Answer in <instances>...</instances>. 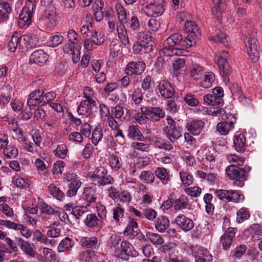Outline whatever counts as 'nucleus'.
Here are the masks:
<instances>
[{"label":"nucleus","mask_w":262,"mask_h":262,"mask_svg":"<svg viewBox=\"0 0 262 262\" xmlns=\"http://www.w3.org/2000/svg\"><path fill=\"white\" fill-rule=\"evenodd\" d=\"M34 165L36 168V171L40 176L49 177L50 176L51 173L48 166L43 160L39 158L35 159Z\"/></svg>","instance_id":"27"},{"label":"nucleus","mask_w":262,"mask_h":262,"mask_svg":"<svg viewBox=\"0 0 262 262\" xmlns=\"http://www.w3.org/2000/svg\"><path fill=\"white\" fill-rule=\"evenodd\" d=\"M245 51L249 58L253 62L257 61L259 57L257 40L253 37L245 36L244 38Z\"/></svg>","instance_id":"7"},{"label":"nucleus","mask_w":262,"mask_h":262,"mask_svg":"<svg viewBox=\"0 0 262 262\" xmlns=\"http://www.w3.org/2000/svg\"><path fill=\"white\" fill-rule=\"evenodd\" d=\"M80 243L82 247L86 248H96L98 246V238L96 236L82 237Z\"/></svg>","instance_id":"35"},{"label":"nucleus","mask_w":262,"mask_h":262,"mask_svg":"<svg viewBox=\"0 0 262 262\" xmlns=\"http://www.w3.org/2000/svg\"><path fill=\"white\" fill-rule=\"evenodd\" d=\"M145 69L143 61L129 62L125 69V73L128 76H136L142 74Z\"/></svg>","instance_id":"11"},{"label":"nucleus","mask_w":262,"mask_h":262,"mask_svg":"<svg viewBox=\"0 0 262 262\" xmlns=\"http://www.w3.org/2000/svg\"><path fill=\"white\" fill-rule=\"evenodd\" d=\"M166 120V123L163 128L164 133L171 143H174L182 136L180 128L177 126L171 117L167 116Z\"/></svg>","instance_id":"5"},{"label":"nucleus","mask_w":262,"mask_h":262,"mask_svg":"<svg viewBox=\"0 0 262 262\" xmlns=\"http://www.w3.org/2000/svg\"><path fill=\"white\" fill-rule=\"evenodd\" d=\"M247 247L244 245H241L235 248L231 253V256L234 259H239L246 253Z\"/></svg>","instance_id":"62"},{"label":"nucleus","mask_w":262,"mask_h":262,"mask_svg":"<svg viewBox=\"0 0 262 262\" xmlns=\"http://www.w3.org/2000/svg\"><path fill=\"white\" fill-rule=\"evenodd\" d=\"M66 164L63 161L60 160L56 161L53 165L52 169V173L55 176L61 174Z\"/></svg>","instance_id":"60"},{"label":"nucleus","mask_w":262,"mask_h":262,"mask_svg":"<svg viewBox=\"0 0 262 262\" xmlns=\"http://www.w3.org/2000/svg\"><path fill=\"white\" fill-rule=\"evenodd\" d=\"M97 108L96 100L83 99L78 106L77 112L79 115L91 119L95 116Z\"/></svg>","instance_id":"4"},{"label":"nucleus","mask_w":262,"mask_h":262,"mask_svg":"<svg viewBox=\"0 0 262 262\" xmlns=\"http://www.w3.org/2000/svg\"><path fill=\"white\" fill-rule=\"evenodd\" d=\"M200 251L198 255L195 257V262H206L212 260V256L207 249L202 248Z\"/></svg>","instance_id":"47"},{"label":"nucleus","mask_w":262,"mask_h":262,"mask_svg":"<svg viewBox=\"0 0 262 262\" xmlns=\"http://www.w3.org/2000/svg\"><path fill=\"white\" fill-rule=\"evenodd\" d=\"M20 40V36L18 33H15L8 43V48L10 52H14L15 51L17 47L19 48Z\"/></svg>","instance_id":"55"},{"label":"nucleus","mask_w":262,"mask_h":262,"mask_svg":"<svg viewBox=\"0 0 262 262\" xmlns=\"http://www.w3.org/2000/svg\"><path fill=\"white\" fill-rule=\"evenodd\" d=\"M199 84L204 88L208 89L212 86L215 80V75L212 72H204L201 77Z\"/></svg>","instance_id":"25"},{"label":"nucleus","mask_w":262,"mask_h":262,"mask_svg":"<svg viewBox=\"0 0 262 262\" xmlns=\"http://www.w3.org/2000/svg\"><path fill=\"white\" fill-rule=\"evenodd\" d=\"M16 240L18 246L23 252L31 257H35V252L28 242L22 238H17Z\"/></svg>","instance_id":"30"},{"label":"nucleus","mask_w":262,"mask_h":262,"mask_svg":"<svg viewBox=\"0 0 262 262\" xmlns=\"http://www.w3.org/2000/svg\"><path fill=\"white\" fill-rule=\"evenodd\" d=\"M125 24H117V32L118 36L122 43L125 47L129 45L127 31L125 26Z\"/></svg>","instance_id":"23"},{"label":"nucleus","mask_w":262,"mask_h":262,"mask_svg":"<svg viewBox=\"0 0 262 262\" xmlns=\"http://www.w3.org/2000/svg\"><path fill=\"white\" fill-rule=\"evenodd\" d=\"M108 160L110 166L115 171H118L122 166L121 158L114 154L110 156Z\"/></svg>","instance_id":"42"},{"label":"nucleus","mask_w":262,"mask_h":262,"mask_svg":"<svg viewBox=\"0 0 262 262\" xmlns=\"http://www.w3.org/2000/svg\"><path fill=\"white\" fill-rule=\"evenodd\" d=\"M169 226V220L165 216H159L155 222L156 230L160 232H164Z\"/></svg>","instance_id":"33"},{"label":"nucleus","mask_w":262,"mask_h":262,"mask_svg":"<svg viewBox=\"0 0 262 262\" xmlns=\"http://www.w3.org/2000/svg\"><path fill=\"white\" fill-rule=\"evenodd\" d=\"M145 114L148 116L150 120L154 121H158L160 119L164 118L165 115L164 111L159 107H152L147 108V112Z\"/></svg>","instance_id":"28"},{"label":"nucleus","mask_w":262,"mask_h":262,"mask_svg":"<svg viewBox=\"0 0 262 262\" xmlns=\"http://www.w3.org/2000/svg\"><path fill=\"white\" fill-rule=\"evenodd\" d=\"M105 41V36L103 33L96 30H92L90 35L84 40L83 46L88 51H92L94 45L99 46Z\"/></svg>","instance_id":"6"},{"label":"nucleus","mask_w":262,"mask_h":262,"mask_svg":"<svg viewBox=\"0 0 262 262\" xmlns=\"http://www.w3.org/2000/svg\"><path fill=\"white\" fill-rule=\"evenodd\" d=\"M143 100V94L140 88H137L134 89L132 95V101L130 111L133 113L134 112H137L138 108L142 106L141 104Z\"/></svg>","instance_id":"13"},{"label":"nucleus","mask_w":262,"mask_h":262,"mask_svg":"<svg viewBox=\"0 0 262 262\" xmlns=\"http://www.w3.org/2000/svg\"><path fill=\"white\" fill-rule=\"evenodd\" d=\"M33 8H29V6H24L19 15L18 24L19 27H28L31 23L32 11Z\"/></svg>","instance_id":"14"},{"label":"nucleus","mask_w":262,"mask_h":262,"mask_svg":"<svg viewBox=\"0 0 262 262\" xmlns=\"http://www.w3.org/2000/svg\"><path fill=\"white\" fill-rule=\"evenodd\" d=\"M139 178L141 181L146 184L153 183L155 180V176L152 172L149 170L142 171Z\"/></svg>","instance_id":"48"},{"label":"nucleus","mask_w":262,"mask_h":262,"mask_svg":"<svg viewBox=\"0 0 262 262\" xmlns=\"http://www.w3.org/2000/svg\"><path fill=\"white\" fill-rule=\"evenodd\" d=\"M147 112V108L146 106H142L138 108L137 112H134V118L137 122L140 125H144L149 120V117L145 114Z\"/></svg>","instance_id":"19"},{"label":"nucleus","mask_w":262,"mask_h":262,"mask_svg":"<svg viewBox=\"0 0 262 262\" xmlns=\"http://www.w3.org/2000/svg\"><path fill=\"white\" fill-rule=\"evenodd\" d=\"M42 224L46 228L51 227L52 225H56L59 222L58 217L57 213L49 215H42L41 216Z\"/></svg>","instance_id":"39"},{"label":"nucleus","mask_w":262,"mask_h":262,"mask_svg":"<svg viewBox=\"0 0 262 262\" xmlns=\"http://www.w3.org/2000/svg\"><path fill=\"white\" fill-rule=\"evenodd\" d=\"M158 88L161 96L164 98H171L174 95L173 88L166 80H161L159 83Z\"/></svg>","instance_id":"16"},{"label":"nucleus","mask_w":262,"mask_h":262,"mask_svg":"<svg viewBox=\"0 0 262 262\" xmlns=\"http://www.w3.org/2000/svg\"><path fill=\"white\" fill-rule=\"evenodd\" d=\"M34 240L43 243L46 245H53L54 241L49 239L47 236L42 234L39 230H36L33 233Z\"/></svg>","instance_id":"44"},{"label":"nucleus","mask_w":262,"mask_h":262,"mask_svg":"<svg viewBox=\"0 0 262 262\" xmlns=\"http://www.w3.org/2000/svg\"><path fill=\"white\" fill-rule=\"evenodd\" d=\"M20 44L19 50L20 52L27 51L30 49L35 48L39 43V40L34 34H26L20 36Z\"/></svg>","instance_id":"8"},{"label":"nucleus","mask_w":262,"mask_h":262,"mask_svg":"<svg viewBox=\"0 0 262 262\" xmlns=\"http://www.w3.org/2000/svg\"><path fill=\"white\" fill-rule=\"evenodd\" d=\"M229 57L228 52L222 51L219 55L217 60L220 74L225 82L229 81V76L232 72L231 68L228 62Z\"/></svg>","instance_id":"3"},{"label":"nucleus","mask_w":262,"mask_h":262,"mask_svg":"<svg viewBox=\"0 0 262 262\" xmlns=\"http://www.w3.org/2000/svg\"><path fill=\"white\" fill-rule=\"evenodd\" d=\"M173 205L175 210L185 209L188 207L189 200L186 195L182 194L174 201Z\"/></svg>","instance_id":"38"},{"label":"nucleus","mask_w":262,"mask_h":262,"mask_svg":"<svg viewBox=\"0 0 262 262\" xmlns=\"http://www.w3.org/2000/svg\"><path fill=\"white\" fill-rule=\"evenodd\" d=\"M165 9L161 3H150L144 8L146 15L153 17L161 16L164 12Z\"/></svg>","instance_id":"12"},{"label":"nucleus","mask_w":262,"mask_h":262,"mask_svg":"<svg viewBox=\"0 0 262 262\" xmlns=\"http://www.w3.org/2000/svg\"><path fill=\"white\" fill-rule=\"evenodd\" d=\"M184 29L186 32L193 34L195 37L201 36V31L196 24L192 21H187L185 24Z\"/></svg>","instance_id":"43"},{"label":"nucleus","mask_w":262,"mask_h":262,"mask_svg":"<svg viewBox=\"0 0 262 262\" xmlns=\"http://www.w3.org/2000/svg\"><path fill=\"white\" fill-rule=\"evenodd\" d=\"M81 184L82 183L81 182L77 181L70 183L68 185V190L66 193L67 195L69 197H73L76 195Z\"/></svg>","instance_id":"52"},{"label":"nucleus","mask_w":262,"mask_h":262,"mask_svg":"<svg viewBox=\"0 0 262 262\" xmlns=\"http://www.w3.org/2000/svg\"><path fill=\"white\" fill-rule=\"evenodd\" d=\"M12 183L17 187L19 188H25L29 185V180L20 176H16L12 178Z\"/></svg>","instance_id":"50"},{"label":"nucleus","mask_w":262,"mask_h":262,"mask_svg":"<svg viewBox=\"0 0 262 262\" xmlns=\"http://www.w3.org/2000/svg\"><path fill=\"white\" fill-rule=\"evenodd\" d=\"M39 208L41 214L49 215L56 213V211L50 205L42 201L39 203Z\"/></svg>","instance_id":"51"},{"label":"nucleus","mask_w":262,"mask_h":262,"mask_svg":"<svg viewBox=\"0 0 262 262\" xmlns=\"http://www.w3.org/2000/svg\"><path fill=\"white\" fill-rule=\"evenodd\" d=\"M233 146L235 150L239 152L245 151L246 148V138L245 136L240 133L234 135L233 139Z\"/></svg>","instance_id":"29"},{"label":"nucleus","mask_w":262,"mask_h":262,"mask_svg":"<svg viewBox=\"0 0 262 262\" xmlns=\"http://www.w3.org/2000/svg\"><path fill=\"white\" fill-rule=\"evenodd\" d=\"M227 159L229 163L232 164L226 168V174L230 180H234V185L243 187L246 180V176L244 169L239 167L243 165L245 158L235 154H231L227 156Z\"/></svg>","instance_id":"1"},{"label":"nucleus","mask_w":262,"mask_h":262,"mask_svg":"<svg viewBox=\"0 0 262 262\" xmlns=\"http://www.w3.org/2000/svg\"><path fill=\"white\" fill-rule=\"evenodd\" d=\"M48 191L52 196L60 201H62L64 198V193L54 184L49 185L48 187Z\"/></svg>","instance_id":"37"},{"label":"nucleus","mask_w":262,"mask_h":262,"mask_svg":"<svg viewBox=\"0 0 262 262\" xmlns=\"http://www.w3.org/2000/svg\"><path fill=\"white\" fill-rule=\"evenodd\" d=\"M44 91L43 89H39L33 91L28 96L27 105L30 110H33L36 106L44 105Z\"/></svg>","instance_id":"10"},{"label":"nucleus","mask_w":262,"mask_h":262,"mask_svg":"<svg viewBox=\"0 0 262 262\" xmlns=\"http://www.w3.org/2000/svg\"><path fill=\"white\" fill-rule=\"evenodd\" d=\"M155 174L163 185L168 184L171 181L170 172L164 167H157L155 171Z\"/></svg>","instance_id":"18"},{"label":"nucleus","mask_w":262,"mask_h":262,"mask_svg":"<svg viewBox=\"0 0 262 262\" xmlns=\"http://www.w3.org/2000/svg\"><path fill=\"white\" fill-rule=\"evenodd\" d=\"M181 182L185 186L191 185L193 181L192 176L187 172L182 171L179 173Z\"/></svg>","instance_id":"57"},{"label":"nucleus","mask_w":262,"mask_h":262,"mask_svg":"<svg viewBox=\"0 0 262 262\" xmlns=\"http://www.w3.org/2000/svg\"><path fill=\"white\" fill-rule=\"evenodd\" d=\"M203 127L204 122L200 120H193L187 124L188 130L193 135L200 134Z\"/></svg>","instance_id":"22"},{"label":"nucleus","mask_w":262,"mask_h":262,"mask_svg":"<svg viewBox=\"0 0 262 262\" xmlns=\"http://www.w3.org/2000/svg\"><path fill=\"white\" fill-rule=\"evenodd\" d=\"M99 220L97 216L93 213H90L86 215L84 223L89 227H94L97 226Z\"/></svg>","instance_id":"61"},{"label":"nucleus","mask_w":262,"mask_h":262,"mask_svg":"<svg viewBox=\"0 0 262 262\" xmlns=\"http://www.w3.org/2000/svg\"><path fill=\"white\" fill-rule=\"evenodd\" d=\"M38 251L41 253V256L43 261H51L56 257L55 253L51 249L47 247H40Z\"/></svg>","instance_id":"41"},{"label":"nucleus","mask_w":262,"mask_h":262,"mask_svg":"<svg viewBox=\"0 0 262 262\" xmlns=\"http://www.w3.org/2000/svg\"><path fill=\"white\" fill-rule=\"evenodd\" d=\"M106 170V169L103 166L98 167L94 171L89 172L88 177L92 181L98 183L102 175H103L102 174Z\"/></svg>","instance_id":"46"},{"label":"nucleus","mask_w":262,"mask_h":262,"mask_svg":"<svg viewBox=\"0 0 262 262\" xmlns=\"http://www.w3.org/2000/svg\"><path fill=\"white\" fill-rule=\"evenodd\" d=\"M184 43V38L181 33L178 32L172 33L164 42L163 52L165 53L167 51H171L173 55H186L187 51L183 48Z\"/></svg>","instance_id":"2"},{"label":"nucleus","mask_w":262,"mask_h":262,"mask_svg":"<svg viewBox=\"0 0 262 262\" xmlns=\"http://www.w3.org/2000/svg\"><path fill=\"white\" fill-rule=\"evenodd\" d=\"M121 248L122 252L127 256L136 257L139 253L134 248V246L127 241H123L121 243Z\"/></svg>","instance_id":"31"},{"label":"nucleus","mask_w":262,"mask_h":262,"mask_svg":"<svg viewBox=\"0 0 262 262\" xmlns=\"http://www.w3.org/2000/svg\"><path fill=\"white\" fill-rule=\"evenodd\" d=\"M206 113L208 115L214 117H218L219 119H220L221 118L223 120H226V112L223 108L214 107L209 110L207 109Z\"/></svg>","instance_id":"54"},{"label":"nucleus","mask_w":262,"mask_h":262,"mask_svg":"<svg viewBox=\"0 0 262 262\" xmlns=\"http://www.w3.org/2000/svg\"><path fill=\"white\" fill-rule=\"evenodd\" d=\"M60 124L59 118L56 116H51L43 125V128L49 131L56 129Z\"/></svg>","instance_id":"45"},{"label":"nucleus","mask_w":262,"mask_h":262,"mask_svg":"<svg viewBox=\"0 0 262 262\" xmlns=\"http://www.w3.org/2000/svg\"><path fill=\"white\" fill-rule=\"evenodd\" d=\"M60 225L58 223L56 225H52L51 227H48L47 228L49 229L47 231V234L49 237L53 238H57L60 236L61 233V228H60Z\"/></svg>","instance_id":"56"},{"label":"nucleus","mask_w":262,"mask_h":262,"mask_svg":"<svg viewBox=\"0 0 262 262\" xmlns=\"http://www.w3.org/2000/svg\"><path fill=\"white\" fill-rule=\"evenodd\" d=\"M146 236L149 241L155 245H162L164 242L163 238L156 233L148 232L146 233Z\"/></svg>","instance_id":"49"},{"label":"nucleus","mask_w":262,"mask_h":262,"mask_svg":"<svg viewBox=\"0 0 262 262\" xmlns=\"http://www.w3.org/2000/svg\"><path fill=\"white\" fill-rule=\"evenodd\" d=\"M127 136L129 139L142 141V134L140 127L136 124H129L127 130Z\"/></svg>","instance_id":"26"},{"label":"nucleus","mask_w":262,"mask_h":262,"mask_svg":"<svg viewBox=\"0 0 262 262\" xmlns=\"http://www.w3.org/2000/svg\"><path fill=\"white\" fill-rule=\"evenodd\" d=\"M184 192L191 197L198 198L202 193V189L196 186L190 187H187L184 189Z\"/></svg>","instance_id":"64"},{"label":"nucleus","mask_w":262,"mask_h":262,"mask_svg":"<svg viewBox=\"0 0 262 262\" xmlns=\"http://www.w3.org/2000/svg\"><path fill=\"white\" fill-rule=\"evenodd\" d=\"M180 248L175 243L172 242L166 243L160 248V251L164 253H167L168 257L178 253L179 249Z\"/></svg>","instance_id":"32"},{"label":"nucleus","mask_w":262,"mask_h":262,"mask_svg":"<svg viewBox=\"0 0 262 262\" xmlns=\"http://www.w3.org/2000/svg\"><path fill=\"white\" fill-rule=\"evenodd\" d=\"M204 72L203 68L198 64H192L188 69L189 77L195 81L201 79L204 75Z\"/></svg>","instance_id":"24"},{"label":"nucleus","mask_w":262,"mask_h":262,"mask_svg":"<svg viewBox=\"0 0 262 262\" xmlns=\"http://www.w3.org/2000/svg\"><path fill=\"white\" fill-rule=\"evenodd\" d=\"M226 120L219 123L216 125L217 131L222 135H227L234 128L236 118L231 114L226 115Z\"/></svg>","instance_id":"9"},{"label":"nucleus","mask_w":262,"mask_h":262,"mask_svg":"<svg viewBox=\"0 0 262 262\" xmlns=\"http://www.w3.org/2000/svg\"><path fill=\"white\" fill-rule=\"evenodd\" d=\"M214 194L219 200L226 202H230V190L217 189L215 191Z\"/></svg>","instance_id":"53"},{"label":"nucleus","mask_w":262,"mask_h":262,"mask_svg":"<svg viewBox=\"0 0 262 262\" xmlns=\"http://www.w3.org/2000/svg\"><path fill=\"white\" fill-rule=\"evenodd\" d=\"M115 8L118 19L117 24H127L128 22L127 14L124 7L120 4H117Z\"/></svg>","instance_id":"36"},{"label":"nucleus","mask_w":262,"mask_h":262,"mask_svg":"<svg viewBox=\"0 0 262 262\" xmlns=\"http://www.w3.org/2000/svg\"><path fill=\"white\" fill-rule=\"evenodd\" d=\"M53 152L56 157L61 159H64L68 155V149L65 144H62L58 145Z\"/></svg>","instance_id":"59"},{"label":"nucleus","mask_w":262,"mask_h":262,"mask_svg":"<svg viewBox=\"0 0 262 262\" xmlns=\"http://www.w3.org/2000/svg\"><path fill=\"white\" fill-rule=\"evenodd\" d=\"M3 153L9 159H15L18 155V150L15 146H8L3 150Z\"/></svg>","instance_id":"63"},{"label":"nucleus","mask_w":262,"mask_h":262,"mask_svg":"<svg viewBox=\"0 0 262 262\" xmlns=\"http://www.w3.org/2000/svg\"><path fill=\"white\" fill-rule=\"evenodd\" d=\"M81 198L88 203L95 202L96 200L95 189L91 187L84 188Z\"/></svg>","instance_id":"34"},{"label":"nucleus","mask_w":262,"mask_h":262,"mask_svg":"<svg viewBox=\"0 0 262 262\" xmlns=\"http://www.w3.org/2000/svg\"><path fill=\"white\" fill-rule=\"evenodd\" d=\"M177 225L183 231L187 232L194 227L193 221L184 214H179L175 220Z\"/></svg>","instance_id":"15"},{"label":"nucleus","mask_w":262,"mask_h":262,"mask_svg":"<svg viewBox=\"0 0 262 262\" xmlns=\"http://www.w3.org/2000/svg\"><path fill=\"white\" fill-rule=\"evenodd\" d=\"M48 59V55L42 50H38L32 53L30 61L41 66L43 65Z\"/></svg>","instance_id":"17"},{"label":"nucleus","mask_w":262,"mask_h":262,"mask_svg":"<svg viewBox=\"0 0 262 262\" xmlns=\"http://www.w3.org/2000/svg\"><path fill=\"white\" fill-rule=\"evenodd\" d=\"M113 219L116 224L120 225L126 219V213L123 208L120 206H115L112 209Z\"/></svg>","instance_id":"21"},{"label":"nucleus","mask_w":262,"mask_h":262,"mask_svg":"<svg viewBox=\"0 0 262 262\" xmlns=\"http://www.w3.org/2000/svg\"><path fill=\"white\" fill-rule=\"evenodd\" d=\"M209 38L210 40L213 41L215 43H222L225 46L229 45L228 38L223 33L217 34L215 36H211L209 37Z\"/></svg>","instance_id":"58"},{"label":"nucleus","mask_w":262,"mask_h":262,"mask_svg":"<svg viewBox=\"0 0 262 262\" xmlns=\"http://www.w3.org/2000/svg\"><path fill=\"white\" fill-rule=\"evenodd\" d=\"M235 229L229 228L222 235L221 242L224 250H227L230 246L233 238L235 236Z\"/></svg>","instance_id":"20"},{"label":"nucleus","mask_w":262,"mask_h":262,"mask_svg":"<svg viewBox=\"0 0 262 262\" xmlns=\"http://www.w3.org/2000/svg\"><path fill=\"white\" fill-rule=\"evenodd\" d=\"M74 245V241L69 237H66L60 241L58 246L57 250L60 253L71 251Z\"/></svg>","instance_id":"40"}]
</instances>
